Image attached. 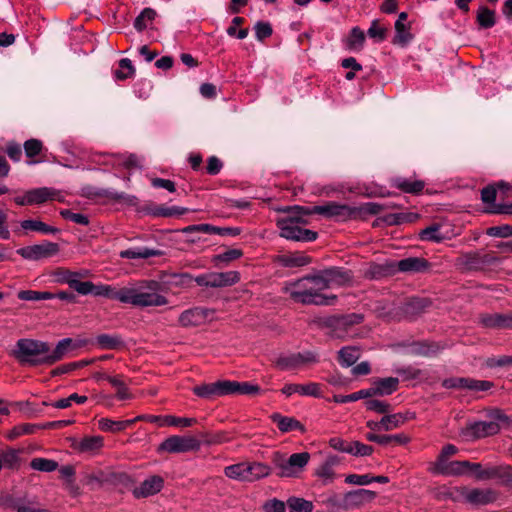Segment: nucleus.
Wrapping results in <instances>:
<instances>
[{
	"label": "nucleus",
	"mask_w": 512,
	"mask_h": 512,
	"mask_svg": "<svg viewBox=\"0 0 512 512\" xmlns=\"http://www.w3.org/2000/svg\"><path fill=\"white\" fill-rule=\"evenodd\" d=\"M312 212L336 221H347L353 219L354 210L352 206L330 201L323 205L312 206Z\"/></svg>",
	"instance_id": "9d476101"
},
{
	"label": "nucleus",
	"mask_w": 512,
	"mask_h": 512,
	"mask_svg": "<svg viewBox=\"0 0 512 512\" xmlns=\"http://www.w3.org/2000/svg\"><path fill=\"white\" fill-rule=\"evenodd\" d=\"M89 275L90 271L86 269L72 271L63 267H59L52 272L55 282L67 284L81 295L86 285V281H81V279L87 278Z\"/></svg>",
	"instance_id": "0eeeda50"
},
{
	"label": "nucleus",
	"mask_w": 512,
	"mask_h": 512,
	"mask_svg": "<svg viewBox=\"0 0 512 512\" xmlns=\"http://www.w3.org/2000/svg\"><path fill=\"white\" fill-rule=\"evenodd\" d=\"M194 280L199 286L220 288L236 284L240 280V274L237 271L210 272L198 275Z\"/></svg>",
	"instance_id": "1a4fd4ad"
},
{
	"label": "nucleus",
	"mask_w": 512,
	"mask_h": 512,
	"mask_svg": "<svg viewBox=\"0 0 512 512\" xmlns=\"http://www.w3.org/2000/svg\"><path fill=\"white\" fill-rule=\"evenodd\" d=\"M495 258L489 254H482L480 252H468L461 254L457 260L456 264L463 270H480L485 266L491 265L494 262Z\"/></svg>",
	"instance_id": "2eb2a0df"
},
{
	"label": "nucleus",
	"mask_w": 512,
	"mask_h": 512,
	"mask_svg": "<svg viewBox=\"0 0 512 512\" xmlns=\"http://www.w3.org/2000/svg\"><path fill=\"white\" fill-rule=\"evenodd\" d=\"M478 480L499 479L502 483L512 481V467L509 465L488 466L477 473Z\"/></svg>",
	"instance_id": "412c9836"
},
{
	"label": "nucleus",
	"mask_w": 512,
	"mask_h": 512,
	"mask_svg": "<svg viewBox=\"0 0 512 512\" xmlns=\"http://www.w3.org/2000/svg\"><path fill=\"white\" fill-rule=\"evenodd\" d=\"M428 298H411L402 306V312L406 318L413 319L424 313L430 306Z\"/></svg>",
	"instance_id": "a878e982"
},
{
	"label": "nucleus",
	"mask_w": 512,
	"mask_h": 512,
	"mask_svg": "<svg viewBox=\"0 0 512 512\" xmlns=\"http://www.w3.org/2000/svg\"><path fill=\"white\" fill-rule=\"evenodd\" d=\"M271 468L267 464L261 462H245V481L254 482L269 476Z\"/></svg>",
	"instance_id": "7c9ffc66"
},
{
	"label": "nucleus",
	"mask_w": 512,
	"mask_h": 512,
	"mask_svg": "<svg viewBox=\"0 0 512 512\" xmlns=\"http://www.w3.org/2000/svg\"><path fill=\"white\" fill-rule=\"evenodd\" d=\"M27 195L29 199L27 202H29L30 205L42 204L48 200L54 199L55 191L47 187H41L27 191Z\"/></svg>",
	"instance_id": "4c0bfd02"
},
{
	"label": "nucleus",
	"mask_w": 512,
	"mask_h": 512,
	"mask_svg": "<svg viewBox=\"0 0 512 512\" xmlns=\"http://www.w3.org/2000/svg\"><path fill=\"white\" fill-rule=\"evenodd\" d=\"M441 227L439 225H432L420 232V238L424 241L442 242L446 239V236L441 233Z\"/></svg>",
	"instance_id": "6e6d98bb"
},
{
	"label": "nucleus",
	"mask_w": 512,
	"mask_h": 512,
	"mask_svg": "<svg viewBox=\"0 0 512 512\" xmlns=\"http://www.w3.org/2000/svg\"><path fill=\"white\" fill-rule=\"evenodd\" d=\"M480 323L486 328L509 329L512 328V312L501 314H484L480 317Z\"/></svg>",
	"instance_id": "5701e85b"
},
{
	"label": "nucleus",
	"mask_w": 512,
	"mask_h": 512,
	"mask_svg": "<svg viewBox=\"0 0 512 512\" xmlns=\"http://www.w3.org/2000/svg\"><path fill=\"white\" fill-rule=\"evenodd\" d=\"M135 74V68L128 58H123L119 61V69L114 72L115 78L120 81H124L128 78L133 77Z\"/></svg>",
	"instance_id": "5fc2aeb1"
},
{
	"label": "nucleus",
	"mask_w": 512,
	"mask_h": 512,
	"mask_svg": "<svg viewBox=\"0 0 512 512\" xmlns=\"http://www.w3.org/2000/svg\"><path fill=\"white\" fill-rule=\"evenodd\" d=\"M476 21L481 28H491L496 23L495 12L486 6H481L477 11Z\"/></svg>",
	"instance_id": "c03bdc74"
},
{
	"label": "nucleus",
	"mask_w": 512,
	"mask_h": 512,
	"mask_svg": "<svg viewBox=\"0 0 512 512\" xmlns=\"http://www.w3.org/2000/svg\"><path fill=\"white\" fill-rule=\"evenodd\" d=\"M202 437L204 438V442L207 445L222 444L230 440L227 433L224 431H219L216 433H205L202 435Z\"/></svg>",
	"instance_id": "338daca9"
},
{
	"label": "nucleus",
	"mask_w": 512,
	"mask_h": 512,
	"mask_svg": "<svg viewBox=\"0 0 512 512\" xmlns=\"http://www.w3.org/2000/svg\"><path fill=\"white\" fill-rule=\"evenodd\" d=\"M95 344L101 350H120L125 347V341L119 334H99L95 337Z\"/></svg>",
	"instance_id": "c756f323"
},
{
	"label": "nucleus",
	"mask_w": 512,
	"mask_h": 512,
	"mask_svg": "<svg viewBox=\"0 0 512 512\" xmlns=\"http://www.w3.org/2000/svg\"><path fill=\"white\" fill-rule=\"evenodd\" d=\"M93 294L95 296H103L110 299L118 300L124 303L125 299V287L117 290L111 285L100 284L95 285L91 281H86V285L82 295Z\"/></svg>",
	"instance_id": "f3484780"
},
{
	"label": "nucleus",
	"mask_w": 512,
	"mask_h": 512,
	"mask_svg": "<svg viewBox=\"0 0 512 512\" xmlns=\"http://www.w3.org/2000/svg\"><path fill=\"white\" fill-rule=\"evenodd\" d=\"M316 355L311 351L294 353L288 356H281L277 359L276 364L283 370L294 369L301 364L317 362Z\"/></svg>",
	"instance_id": "6ab92c4d"
},
{
	"label": "nucleus",
	"mask_w": 512,
	"mask_h": 512,
	"mask_svg": "<svg viewBox=\"0 0 512 512\" xmlns=\"http://www.w3.org/2000/svg\"><path fill=\"white\" fill-rule=\"evenodd\" d=\"M47 352L49 345L46 342L24 338L17 341L14 357L22 364L47 365Z\"/></svg>",
	"instance_id": "20e7f679"
},
{
	"label": "nucleus",
	"mask_w": 512,
	"mask_h": 512,
	"mask_svg": "<svg viewBox=\"0 0 512 512\" xmlns=\"http://www.w3.org/2000/svg\"><path fill=\"white\" fill-rule=\"evenodd\" d=\"M30 467L36 471L53 472L58 468V463L52 459L38 457L31 460Z\"/></svg>",
	"instance_id": "4d7b16f0"
},
{
	"label": "nucleus",
	"mask_w": 512,
	"mask_h": 512,
	"mask_svg": "<svg viewBox=\"0 0 512 512\" xmlns=\"http://www.w3.org/2000/svg\"><path fill=\"white\" fill-rule=\"evenodd\" d=\"M376 492L364 488L356 489L345 493L341 499V509H359L376 498Z\"/></svg>",
	"instance_id": "9b49d317"
},
{
	"label": "nucleus",
	"mask_w": 512,
	"mask_h": 512,
	"mask_svg": "<svg viewBox=\"0 0 512 512\" xmlns=\"http://www.w3.org/2000/svg\"><path fill=\"white\" fill-rule=\"evenodd\" d=\"M209 315L207 309L200 307L185 310L179 316V323L184 327L199 326L204 323Z\"/></svg>",
	"instance_id": "393cba45"
},
{
	"label": "nucleus",
	"mask_w": 512,
	"mask_h": 512,
	"mask_svg": "<svg viewBox=\"0 0 512 512\" xmlns=\"http://www.w3.org/2000/svg\"><path fill=\"white\" fill-rule=\"evenodd\" d=\"M365 42V34L359 27H354L350 31L349 37L346 40V47L349 50L360 51Z\"/></svg>",
	"instance_id": "a18cd8bd"
},
{
	"label": "nucleus",
	"mask_w": 512,
	"mask_h": 512,
	"mask_svg": "<svg viewBox=\"0 0 512 512\" xmlns=\"http://www.w3.org/2000/svg\"><path fill=\"white\" fill-rule=\"evenodd\" d=\"M383 206L374 203V202H368L364 203L358 207H352L353 212V219H357L360 217H363L365 215H377L383 211Z\"/></svg>",
	"instance_id": "49530a36"
},
{
	"label": "nucleus",
	"mask_w": 512,
	"mask_h": 512,
	"mask_svg": "<svg viewBox=\"0 0 512 512\" xmlns=\"http://www.w3.org/2000/svg\"><path fill=\"white\" fill-rule=\"evenodd\" d=\"M360 358V349L356 346H345L338 352V361L344 367H350Z\"/></svg>",
	"instance_id": "58836bf2"
},
{
	"label": "nucleus",
	"mask_w": 512,
	"mask_h": 512,
	"mask_svg": "<svg viewBox=\"0 0 512 512\" xmlns=\"http://www.w3.org/2000/svg\"><path fill=\"white\" fill-rule=\"evenodd\" d=\"M285 216L278 218L277 220H289L295 223H302V225L308 224L306 219L307 216L312 215V207H304V206H287L281 209Z\"/></svg>",
	"instance_id": "bb28decb"
},
{
	"label": "nucleus",
	"mask_w": 512,
	"mask_h": 512,
	"mask_svg": "<svg viewBox=\"0 0 512 512\" xmlns=\"http://www.w3.org/2000/svg\"><path fill=\"white\" fill-rule=\"evenodd\" d=\"M271 419L283 433L293 430H299L302 433L305 432L304 425L293 417L282 416L281 414L275 413L271 416Z\"/></svg>",
	"instance_id": "473e14b6"
},
{
	"label": "nucleus",
	"mask_w": 512,
	"mask_h": 512,
	"mask_svg": "<svg viewBox=\"0 0 512 512\" xmlns=\"http://www.w3.org/2000/svg\"><path fill=\"white\" fill-rule=\"evenodd\" d=\"M181 233L184 234H193V233H205V234H218V227L213 226L211 224H196L189 225L180 230Z\"/></svg>",
	"instance_id": "052dcab7"
},
{
	"label": "nucleus",
	"mask_w": 512,
	"mask_h": 512,
	"mask_svg": "<svg viewBox=\"0 0 512 512\" xmlns=\"http://www.w3.org/2000/svg\"><path fill=\"white\" fill-rule=\"evenodd\" d=\"M399 379L395 377L381 378L369 388L370 397L374 395H390L398 389Z\"/></svg>",
	"instance_id": "c85d7f7f"
},
{
	"label": "nucleus",
	"mask_w": 512,
	"mask_h": 512,
	"mask_svg": "<svg viewBox=\"0 0 512 512\" xmlns=\"http://www.w3.org/2000/svg\"><path fill=\"white\" fill-rule=\"evenodd\" d=\"M373 447L359 441L350 442L349 454L353 456H369L373 453Z\"/></svg>",
	"instance_id": "69168bd1"
},
{
	"label": "nucleus",
	"mask_w": 512,
	"mask_h": 512,
	"mask_svg": "<svg viewBox=\"0 0 512 512\" xmlns=\"http://www.w3.org/2000/svg\"><path fill=\"white\" fill-rule=\"evenodd\" d=\"M287 506L290 512H312L314 508L311 501L300 497H290Z\"/></svg>",
	"instance_id": "603ef678"
},
{
	"label": "nucleus",
	"mask_w": 512,
	"mask_h": 512,
	"mask_svg": "<svg viewBox=\"0 0 512 512\" xmlns=\"http://www.w3.org/2000/svg\"><path fill=\"white\" fill-rule=\"evenodd\" d=\"M161 251L142 247V248H130L120 252V257L125 259H147L150 257L160 256Z\"/></svg>",
	"instance_id": "c9c22d12"
},
{
	"label": "nucleus",
	"mask_w": 512,
	"mask_h": 512,
	"mask_svg": "<svg viewBox=\"0 0 512 512\" xmlns=\"http://www.w3.org/2000/svg\"><path fill=\"white\" fill-rule=\"evenodd\" d=\"M2 467L16 469L19 466V450L8 448L0 454Z\"/></svg>",
	"instance_id": "de8ad7c7"
},
{
	"label": "nucleus",
	"mask_w": 512,
	"mask_h": 512,
	"mask_svg": "<svg viewBox=\"0 0 512 512\" xmlns=\"http://www.w3.org/2000/svg\"><path fill=\"white\" fill-rule=\"evenodd\" d=\"M21 227L24 230H32L41 232L43 234H53L57 232V229L45 224L42 221L39 220H24L21 222Z\"/></svg>",
	"instance_id": "864d4df0"
},
{
	"label": "nucleus",
	"mask_w": 512,
	"mask_h": 512,
	"mask_svg": "<svg viewBox=\"0 0 512 512\" xmlns=\"http://www.w3.org/2000/svg\"><path fill=\"white\" fill-rule=\"evenodd\" d=\"M201 448V441L194 436L173 435L162 441L157 452L187 453L198 451Z\"/></svg>",
	"instance_id": "423d86ee"
},
{
	"label": "nucleus",
	"mask_w": 512,
	"mask_h": 512,
	"mask_svg": "<svg viewBox=\"0 0 512 512\" xmlns=\"http://www.w3.org/2000/svg\"><path fill=\"white\" fill-rule=\"evenodd\" d=\"M164 422L167 423V426L190 427L196 424L197 420L195 418L166 415L164 418Z\"/></svg>",
	"instance_id": "0e129e2a"
},
{
	"label": "nucleus",
	"mask_w": 512,
	"mask_h": 512,
	"mask_svg": "<svg viewBox=\"0 0 512 512\" xmlns=\"http://www.w3.org/2000/svg\"><path fill=\"white\" fill-rule=\"evenodd\" d=\"M107 381L117 389L116 397L119 400H127L131 398V393L120 375L107 377Z\"/></svg>",
	"instance_id": "13d9d810"
},
{
	"label": "nucleus",
	"mask_w": 512,
	"mask_h": 512,
	"mask_svg": "<svg viewBox=\"0 0 512 512\" xmlns=\"http://www.w3.org/2000/svg\"><path fill=\"white\" fill-rule=\"evenodd\" d=\"M39 428L36 424L22 423L14 426L6 435L9 440H14L22 435H29L35 433Z\"/></svg>",
	"instance_id": "09e8293b"
},
{
	"label": "nucleus",
	"mask_w": 512,
	"mask_h": 512,
	"mask_svg": "<svg viewBox=\"0 0 512 512\" xmlns=\"http://www.w3.org/2000/svg\"><path fill=\"white\" fill-rule=\"evenodd\" d=\"M17 297L23 301H41L54 299V294L47 291L21 290Z\"/></svg>",
	"instance_id": "3c124183"
},
{
	"label": "nucleus",
	"mask_w": 512,
	"mask_h": 512,
	"mask_svg": "<svg viewBox=\"0 0 512 512\" xmlns=\"http://www.w3.org/2000/svg\"><path fill=\"white\" fill-rule=\"evenodd\" d=\"M278 263L282 267H302L311 263V258L302 253H296L291 255H281L278 257Z\"/></svg>",
	"instance_id": "e433bc0d"
},
{
	"label": "nucleus",
	"mask_w": 512,
	"mask_h": 512,
	"mask_svg": "<svg viewBox=\"0 0 512 512\" xmlns=\"http://www.w3.org/2000/svg\"><path fill=\"white\" fill-rule=\"evenodd\" d=\"M408 419V413H395L382 417L380 424H382L384 431H391L403 425Z\"/></svg>",
	"instance_id": "37998d69"
},
{
	"label": "nucleus",
	"mask_w": 512,
	"mask_h": 512,
	"mask_svg": "<svg viewBox=\"0 0 512 512\" xmlns=\"http://www.w3.org/2000/svg\"><path fill=\"white\" fill-rule=\"evenodd\" d=\"M281 392L286 395L287 397L298 393L302 396H312L319 398L322 396L321 393V386L318 383L310 382L307 384H285L283 388L281 389Z\"/></svg>",
	"instance_id": "4be33fe9"
},
{
	"label": "nucleus",
	"mask_w": 512,
	"mask_h": 512,
	"mask_svg": "<svg viewBox=\"0 0 512 512\" xmlns=\"http://www.w3.org/2000/svg\"><path fill=\"white\" fill-rule=\"evenodd\" d=\"M71 344L72 339L70 338H65L59 341L52 351L49 350V352H47V365H52L55 362L61 360L70 349Z\"/></svg>",
	"instance_id": "ea45409f"
},
{
	"label": "nucleus",
	"mask_w": 512,
	"mask_h": 512,
	"mask_svg": "<svg viewBox=\"0 0 512 512\" xmlns=\"http://www.w3.org/2000/svg\"><path fill=\"white\" fill-rule=\"evenodd\" d=\"M408 15L406 12H401L398 19L395 22V38L394 43L405 45L412 39V35L409 32V27L405 24Z\"/></svg>",
	"instance_id": "72a5a7b5"
},
{
	"label": "nucleus",
	"mask_w": 512,
	"mask_h": 512,
	"mask_svg": "<svg viewBox=\"0 0 512 512\" xmlns=\"http://www.w3.org/2000/svg\"><path fill=\"white\" fill-rule=\"evenodd\" d=\"M429 267V263L422 257H409L392 263L390 268L400 272H422Z\"/></svg>",
	"instance_id": "b1692460"
},
{
	"label": "nucleus",
	"mask_w": 512,
	"mask_h": 512,
	"mask_svg": "<svg viewBox=\"0 0 512 512\" xmlns=\"http://www.w3.org/2000/svg\"><path fill=\"white\" fill-rule=\"evenodd\" d=\"M350 279L347 272L339 268H329L289 283L285 291L292 300L303 305L331 306L336 303L337 296L324 294V291L334 286H342Z\"/></svg>",
	"instance_id": "f257e3e1"
},
{
	"label": "nucleus",
	"mask_w": 512,
	"mask_h": 512,
	"mask_svg": "<svg viewBox=\"0 0 512 512\" xmlns=\"http://www.w3.org/2000/svg\"><path fill=\"white\" fill-rule=\"evenodd\" d=\"M23 148L26 156L30 159L27 163L29 165L37 164L40 160L35 159L36 156L40 155L43 150V143L39 139H29L24 142Z\"/></svg>",
	"instance_id": "a19ab883"
},
{
	"label": "nucleus",
	"mask_w": 512,
	"mask_h": 512,
	"mask_svg": "<svg viewBox=\"0 0 512 512\" xmlns=\"http://www.w3.org/2000/svg\"><path fill=\"white\" fill-rule=\"evenodd\" d=\"M134 424V420L114 421L109 418L98 420V427L104 432L117 433L123 431Z\"/></svg>",
	"instance_id": "f704fd0d"
},
{
	"label": "nucleus",
	"mask_w": 512,
	"mask_h": 512,
	"mask_svg": "<svg viewBox=\"0 0 512 512\" xmlns=\"http://www.w3.org/2000/svg\"><path fill=\"white\" fill-rule=\"evenodd\" d=\"M463 382V388L474 391H486L493 386V383L490 381L475 380L472 378H464Z\"/></svg>",
	"instance_id": "e2e57ef3"
},
{
	"label": "nucleus",
	"mask_w": 512,
	"mask_h": 512,
	"mask_svg": "<svg viewBox=\"0 0 512 512\" xmlns=\"http://www.w3.org/2000/svg\"><path fill=\"white\" fill-rule=\"evenodd\" d=\"M224 473L228 478L245 481V462L227 466Z\"/></svg>",
	"instance_id": "680f3d73"
},
{
	"label": "nucleus",
	"mask_w": 512,
	"mask_h": 512,
	"mask_svg": "<svg viewBox=\"0 0 512 512\" xmlns=\"http://www.w3.org/2000/svg\"><path fill=\"white\" fill-rule=\"evenodd\" d=\"M163 486V477L159 475H152L142 481L139 486L135 487L132 491V494L137 499L147 498L159 493Z\"/></svg>",
	"instance_id": "a211bd4d"
},
{
	"label": "nucleus",
	"mask_w": 512,
	"mask_h": 512,
	"mask_svg": "<svg viewBox=\"0 0 512 512\" xmlns=\"http://www.w3.org/2000/svg\"><path fill=\"white\" fill-rule=\"evenodd\" d=\"M193 393L204 399H214L216 397L226 396V380H219L213 383H202L193 387Z\"/></svg>",
	"instance_id": "aec40b11"
},
{
	"label": "nucleus",
	"mask_w": 512,
	"mask_h": 512,
	"mask_svg": "<svg viewBox=\"0 0 512 512\" xmlns=\"http://www.w3.org/2000/svg\"><path fill=\"white\" fill-rule=\"evenodd\" d=\"M104 445L102 436H89L84 437L78 444V449L81 452L95 453L99 451Z\"/></svg>",
	"instance_id": "79ce46f5"
},
{
	"label": "nucleus",
	"mask_w": 512,
	"mask_h": 512,
	"mask_svg": "<svg viewBox=\"0 0 512 512\" xmlns=\"http://www.w3.org/2000/svg\"><path fill=\"white\" fill-rule=\"evenodd\" d=\"M387 29L379 25L378 20H373L367 34L370 38L375 39L378 42L385 40Z\"/></svg>",
	"instance_id": "774afa93"
},
{
	"label": "nucleus",
	"mask_w": 512,
	"mask_h": 512,
	"mask_svg": "<svg viewBox=\"0 0 512 512\" xmlns=\"http://www.w3.org/2000/svg\"><path fill=\"white\" fill-rule=\"evenodd\" d=\"M160 288V283L154 280L142 281L134 287H125L124 303L141 308L164 306L168 300L159 293Z\"/></svg>",
	"instance_id": "f03ea898"
},
{
	"label": "nucleus",
	"mask_w": 512,
	"mask_h": 512,
	"mask_svg": "<svg viewBox=\"0 0 512 512\" xmlns=\"http://www.w3.org/2000/svg\"><path fill=\"white\" fill-rule=\"evenodd\" d=\"M460 494L464 500L472 505H488L494 503L499 494L492 488H473L462 487Z\"/></svg>",
	"instance_id": "4468645a"
},
{
	"label": "nucleus",
	"mask_w": 512,
	"mask_h": 512,
	"mask_svg": "<svg viewBox=\"0 0 512 512\" xmlns=\"http://www.w3.org/2000/svg\"><path fill=\"white\" fill-rule=\"evenodd\" d=\"M110 163L113 166L124 167L126 169H132V168L138 167V160L135 155L111 156Z\"/></svg>",
	"instance_id": "bf43d9fd"
},
{
	"label": "nucleus",
	"mask_w": 512,
	"mask_h": 512,
	"mask_svg": "<svg viewBox=\"0 0 512 512\" xmlns=\"http://www.w3.org/2000/svg\"><path fill=\"white\" fill-rule=\"evenodd\" d=\"M309 459L308 452L294 453L289 458L280 452H274L271 457L272 463L278 470L277 475L281 478L296 477L308 464Z\"/></svg>",
	"instance_id": "39448f33"
},
{
	"label": "nucleus",
	"mask_w": 512,
	"mask_h": 512,
	"mask_svg": "<svg viewBox=\"0 0 512 512\" xmlns=\"http://www.w3.org/2000/svg\"><path fill=\"white\" fill-rule=\"evenodd\" d=\"M500 429V424L495 421H479L467 425L462 430V435L466 440L471 441L496 435L500 432Z\"/></svg>",
	"instance_id": "ddd939ff"
},
{
	"label": "nucleus",
	"mask_w": 512,
	"mask_h": 512,
	"mask_svg": "<svg viewBox=\"0 0 512 512\" xmlns=\"http://www.w3.org/2000/svg\"><path fill=\"white\" fill-rule=\"evenodd\" d=\"M59 252V245L50 241H43L41 244L26 246L17 250V253L27 260H40L49 258Z\"/></svg>",
	"instance_id": "f8f14e48"
},
{
	"label": "nucleus",
	"mask_w": 512,
	"mask_h": 512,
	"mask_svg": "<svg viewBox=\"0 0 512 512\" xmlns=\"http://www.w3.org/2000/svg\"><path fill=\"white\" fill-rule=\"evenodd\" d=\"M391 185L404 193L417 195L423 191L425 182L412 178L395 177L392 179Z\"/></svg>",
	"instance_id": "cd10ccee"
},
{
	"label": "nucleus",
	"mask_w": 512,
	"mask_h": 512,
	"mask_svg": "<svg viewBox=\"0 0 512 512\" xmlns=\"http://www.w3.org/2000/svg\"><path fill=\"white\" fill-rule=\"evenodd\" d=\"M364 320V316L359 313H350L344 315H331L316 317L313 324L318 328L325 330L326 333L337 339H345L350 336L351 329Z\"/></svg>",
	"instance_id": "7ed1b4c3"
},
{
	"label": "nucleus",
	"mask_w": 512,
	"mask_h": 512,
	"mask_svg": "<svg viewBox=\"0 0 512 512\" xmlns=\"http://www.w3.org/2000/svg\"><path fill=\"white\" fill-rule=\"evenodd\" d=\"M157 16V13L152 8H145L142 10V12L136 17L134 21V28L142 32L145 30L148 26V23H151L155 17Z\"/></svg>",
	"instance_id": "8fccbe9b"
},
{
	"label": "nucleus",
	"mask_w": 512,
	"mask_h": 512,
	"mask_svg": "<svg viewBox=\"0 0 512 512\" xmlns=\"http://www.w3.org/2000/svg\"><path fill=\"white\" fill-rule=\"evenodd\" d=\"M302 223H293L289 220H277L280 236L293 241L312 242L318 237L317 232L301 228Z\"/></svg>",
	"instance_id": "6e6552de"
},
{
	"label": "nucleus",
	"mask_w": 512,
	"mask_h": 512,
	"mask_svg": "<svg viewBox=\"0 0 512 512\" xmlns=\"http://www.w3.org/2000/svg\"><path fill=\"white\" fill-rule=\"evenodd\" d=\"M468 465L467 463H461V461H448V458L442 457L439 454L437 460L431 464L429 471L433 474H440L443 476H461L463 475V466Z\"/></svg>",
	"instance_id": "dca6fc26"
},
{
	"label": "nucleus",
	"mask_w": 512,
	"mask_h": 512,
	"mask_svg": "<svg viewBox=\"0 0 512 512\" xmlns=\"http://www.w3.org/2000/svg\"><path fill=\"white\" fill-rule=\"evenodd\" d=\"M227 395H256L260 392V386L250 382H238L226 380Z\"/></svg>",
	"instance_id": "2f4dec72"
}]
</instances>
